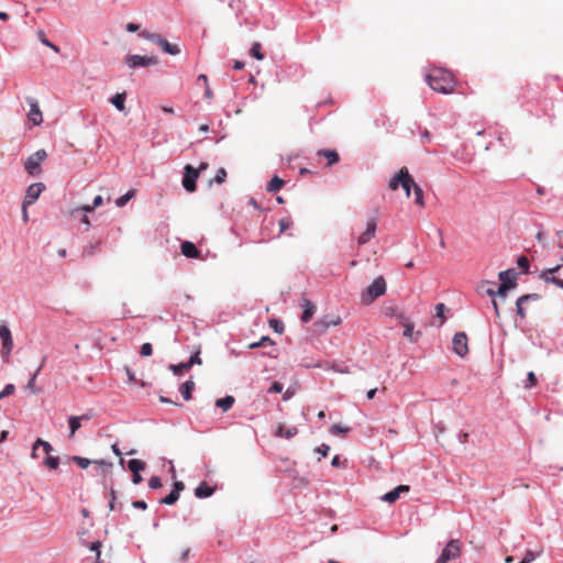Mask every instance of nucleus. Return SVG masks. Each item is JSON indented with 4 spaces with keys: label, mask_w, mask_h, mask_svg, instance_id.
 Here are the masks:
<instances>
[{
    "label": "nucleus",
    "mask_w": 563,
    "mask_h": 563,
    "mask_svg": "<svg viewBox=\"0 0 563 563\" xmlns=\"http://www.w3.org/2000/svg\"><path fill=\"white\" fill-rule=\"evenodd\" d=\"M426 80L430 88L437 92L446 95L454 90L455 81L448 70L435 69L426 76Z\"/></svg>",
    "instance_id": "f257e3e1"
},
{
    "label": "nucleus",
    "mask_w": 563,
    "mask_h": 563,
    "mask_svg": "<svg viewBox=\"0 0 563 563\" xmlns=\"http://www.w3.org/2000/svg\"><path fill=\"white\" fill-rule=\"evenodd\" d=\"M387 286L384 277L379 276L374 279V282L366 287L365 290L361 294V301L363 305H371L378 297L383 296L386 292Z\"/></svg>",
    "instance_id": "f03ea898"
},
{
    "label": "nucleus",
    "mask_w": 563,
    "mask_h": 563,
    "mask_svg": "<svg viewBox=\"0 0 563 563\" xmlns=\"http://www.w3.org/2000/svg\"><path fill=\"white\" fill-rule=\"evenodd\" d=\"M142 38L147 40L156 45H158L162 51L172 56L178 55L180 53V48L176 44H170L166 38L157 33H153L150 31H142L139 34Z\"/></svg>",
    "instance_id": "7ed1b4c3"
},
{
    "label": "nucleus",
    "mask_w": 563,
    "mask_h": 563,
    "mask_svg": "<svg viewBox=\"0 0 563 563\" xmlns=\"http://www.w3.org/2000/svg\"><path fill=\"white\" fill-rule=\"evenodd\" d=\"M563 256L561 257V263L541 271L539 274V278L543 280L545 284H554L556 287L563 289Z\"/></svg>",
    "instance_id": "20e7f679"
},
{
    "label": "nucleus",
    "mask_w": 563,
    "mask_h": 563,
    "mask_svg": "<svg viewBox=\"0 0 563 563\" xmlns=\"http://www.w3.org/2000/svg\"><path fill=\"white\" fill-rule=\"evenodd\" d=\"M201 349L198 346L196 351L191 354L187 362H183L179 364H169L168 369L173 372L174 375L179 376L185 371H189L195 365H201L202 360L200 357Z\"/></svg>",
    "instance_id": "39448f33"
},
{
    "label": "nucleus",
    "mask_w": 563,
    "mask_h": 563,
    "mask_svg": "<svg viewBox=\"0 0 563 563\" xmlns=\"http://www.w3.org/2000/svg\"><path fill=\"white\" fill-rule=\"evenodd\" d=\"M47 157V153L45 150H38L32 155L27 157V159L24 163L25 170L32 175L36 176L40 174V166Z\"/></svg>",
    "instance_id": "423d86ee"
},
{
    "label": "nucleus",
    "mask_w": 563,
    "mask_h": 563,
    "mask_svg": "<svg viewBox=\"0 0 563 563\" xmlns=\"http://www.w3.org/2000/svg\"><path fill=\"white\" fill-rule=\"evenodd\" d=\"M124 63L129 68L135 69L139 67L154 66L158 63L155 56H141L136 54H129L124 58Z\"/></svg>",
    "instance_id": "0eeeda50"
},
{
    "label": "nucleus",
    "mask_w": 563,
    "mask_h": 563,
    "mask_svg": "<svg viewBox=\"0 0 563 563\" xmlns=\"http://www.w3.org/2000/svg\"><path fill=\"white\" fill-rule=\"evenodd\" d=\"M0 339L2 342L1 357L7 362L13 349V339L10 329L5 323H0Z\"/></svg>",
    "instance_id": "6e6552de"
},
{
    "label": "nucleus",
    "mask_w": 563,
    "mask_h": 563,
    "mask_svg": "<svg viewBox=\"0 0 563 563\" xmlns=\"http://www.w3.org/2000/svg\"><path fill=\"white\" fill-rule=\"evenodd\" d=\"M461 553L459 540H451L442 550L441 554L434 563H448L450 560L456 559Z\"/></svg>",
    "instance_id": "1a4fd4ad"
},
{
    "label": "nucleus",
    "mask_w": 563,
    "mask_h": 563,
    "mask_svg": "<svg viewBox=\"0 0 563 563\" xmlns=\"http://www.w3.org/2000/svg\"><path fill=\"white\" fill-rule=\"evenodd\" d=\"M199 176V173L196 168H194L191 165H187L185 167L184 177H183V186L184 188L192 192L196 189V181Z\"/></svg>",
    "instance_id": "9d476101"
},
{
    "label": "nucleus",
    "mask_w": 563,
    "mask_h": 563,
    "mask_svg": "<svg viewBox=\"0 0 563 563\" xmlns=\"http://www.w3.org/2000/svg\"><path fill=\"white\" fill-rule=\"evenodd\" d=\"M26 102L30 106L27 118L33 122L34 125H41L43 123V114L40 109L38 102L32 97L26 98Z\"/></svg>",
    "instance_id": "9b49d317"
},
{
    "label": "nucleus",
    "mask_w": 563,
    "mask_h": 563,
    "mask_svg": "<svg viewBox=\"0 0 563 563\" xmlns=\"http://www.w3.org/2000/svg\"><path fill=\"white\" fill-rule=\"evenodd\" d=\"M453 351L461 357L465 356L468 352L467 346V335L464 332H457L454 334L453 340Z\"/></svg>",
    "instance_id": "f8f14e48"
},
{
    "label": "nucleus",
    "mask_w": 563,
    "mask_h": 563,
    "mask_svg": "<svg viewBox=\"0 0 563 563\" xmlns=\"http://www.w3.org/2000/svg\"><path fill=\"white\" fill-rule=\"evenodd\" d=\"M376 228L377 219L375 217L369 218L366 222V229L357 239V244L365 245L366 243H368L375 236Z\"/></svg>",
    "instance_id": "ddd939ff"
},
{
    "label": "nucleus",
    "mask_w": 563,
    "mask_h": 563,
    "mask_svg": "<svg viewBox=\"0 0 563 563\" xmlns=\"http://www.w3.org/2000/svg\"><path fill=\"white\" fill-rule=\"evenodd\" d=\"M69 460L75 462L80 468H84V470L87 468L90 464H95L96 467H104L107 470L112 467V463L107 462L104 460L91 461L87 457H82V456H78V455L70 456Z\"/></svg>",
    "instance_id": "4468645a"
},
{
    "label": "nucleus",
    "mask_w": 563,
    "mask_h": 563,
    "mask_svg": "<svg viewBox=\"0 0 563 563\" xmlns=\"http://www.w3.org/2000/svg\"><path fill=\"white\" fill-rule=\"evenodd\" d=\"M44 188H45V186L42 183H34V184L30 185L26 189V194L23 199V203L25 206L33 205L38 199V197L42 194V191L44 190Z\"/></svg>",
    "instance_id": "2eb2a0df"
},
{
    "label": "nucleus",
    "mask_w": 563,
    "mask_h": 563,
    "mask_svg": "<svg viewBox=\"0 0 563 563\" xmlns=\"http://www.w3.org/2000/svg\"><path fill=\"white\" fill-rule=\"evenodd\" d=\"M128 467L132 472V483L134 485L140 484L143 481L140 472L145 468V463L141 460L133 459L128 462Z\"/></svg>",
    "instance_id": "dca6fc26"
},
{
    "label": "nucleus",
    "mask_w": 563,
    "mask_h": 563,
    "mask_svg": "<svg viewBox=\"0 0 563 563\" xmlns=\"http://www.w3.org/2000/svg\"><path fill=\"white\" fill-rule=\"evenodd\" d=\"M517 276L518 273L514 268H509L506 271H501L498 274V279L500 280V285H506L507 287L515 288L517 286Z\"/></svg>",
    "instance_id": "f3484780"
},
{
    "label": "nucleus",
    "mask_w": 563,
    "mask_h": 563,
    "mask_svg": "<svg viewBox=\"0 0 563 563\" xmlns=\"http://www.w3.org/2000/svg\"><path fill=\"white\" fill-rule=\"evenodd\" d=\"M184 488L185 485L183 482H175L172 492L161 500V504L168 506L174 505L179 499L180 492Z\"/></svg>",
    "instance_id": "a211bd4d"
},
{
    "label": "nucleus",
    "mask_w": 563,
    "mask_h": 563,
    "mask_svg": "<svg viewBox=\"0 0 563 563\" xmlns=\"http://www.w3.org/2000/svg\"><path fill=\"white\" fill-rule=\"evenodd\" d=\"M410 490V487L408 485H399L391 489L390 492L386 493L382 500L386 501L388 504L395 503L399 497L401 493H408Z\"/></svg>",
    "instance_id": "6ab92c4d"
},
{
    "label": "nucleus",
    "mask_w": 563,
    "mask_h": 563,
    "mask_svg": "<svg viewBox=\"0 0 563 563\" xmlns=\"http://www.w3.org/2000/svg\"><path fill=\"white\" fill-rule=\"evenodd\" d=\"M300 307L302 308V316H301V321L307 323L310 321V319L312 318V316L316 312V306L313 302H311L310 300L303 298L301 300V303H300Z\"/></svg>",
    "instance_id": "aec40b11"
},
{
    "label": "nucleus",
    "mask_w": 563,
    "mask_h": 563,
    "mask_svg": "<svg viewBox=\"0 0 563 563\" xmlns=\"http://www.w3.org/2000/svg\"><path fill=\"white\" fill-rule=\"evenodd\" d=\"M180 251L181 254L187 258H197L200 254L197 246L190 241L183 242L180 245Z\"/></svg>",
    "instance_id": "412c9836"
},
{
    "label": "nucleus",
    "mask_w": 563,
    "mask_h": 563,
    "mask_svg": "<svg viewBox=\"0 0 563 563\" xmlns=\"http://www.w3.org/2000/svg\"><path fill=\"white\" fill-rule=\"evenodd\" d=\"M214 493V487L209 486L206 482H201L196 488H195V496L197 498H208Z\"/></svg>",
    "instance_id": "4be33fe9"
},
{
    "label": "nucleus",
    "mask_w": 563,
    "mask_h": 563,
    "mask_svg": "<svg viewBox=\"0 0 563 563\" xmlns=\"http://www.w3.org/2000/svg\"><path fill=\"white\" fill-rule=\"evenodd\" d=\"M317 156H323L328 158L327 166H331L338 163L340 159L338 152L334 150H319L317 152Z\"/></svg>",
    "instance_id": "5701e85b"
},
{
    "label": "nucleus",
    "mask_w": 563,
    "mask_h": 563,
    "mask_svg": "<svg viewBox=\"0 0 563 563\" xmlns=\"http://www.w3.org/2000/svg\"><path fill=\"white\" fill-rule=\"evenodd\" d=\"M408 169L406 167H402L399 173L394 176L389 181V188L393 190H396L398 186H400L405 179L406 176H408Z\"/></svg>",
    "instance_id": "b1692460"
},
{
    "label": "nucleus",
    "mask_w": 563,
    "mask_h": 563,
    "mask_svg": "<svg viewBox=\"0 0 563 563\" xmlns=\"http://www.w3.org/2000/svg\"><path fill=\"white\" fill-rule=\"evenodd\" d=\"M194 388H195V383L192 379H188L180 385L179 391L186 401L191 399V393H192Z\"/></svg>",
    "instance_id": "393cba45"
},
{
    "label": "nucleus",
    "mask_w": 563,
    "mask_h": 563,
    "mask_svg": "<svg viewBox=\"0 0 563 563\" xmlns=\"http://www.w3.org/2000/svg\"><path fill=\"white\" fill-rule=\"evenodd\" d=\"M46 360H47V357L43 356L41 364L38 365V367L34 372V374L30 377V379H29V382L26 384V388L30 389L33 394L37 393V390L35 389V382H36L38 373L41 372V369L45 365Z\"/></svg>",
    "instance_id": "a878e982"
},
{
    "label": "nucleus",
    "mask_w": 563,
    "mask_h": 563,
    "mask_svg": "<svg viewBox=\"0 0 563 563\" xmlns=\"http://www.w3.org/2000/svg\"><path fill=\"white\" fill-rule=\"evenodd\" d=\"M235 402V399L233 396L231 395H228L223 398H220V399H217L216 401V406L220 409H222L223 411H228L232 408V406L234 405Z\"/></svg>",
    "instance_id": "bb28decb"
},
{
    "label": "nucleus",
    "mask_w": 563,
    "mask_h": 563,
    "mask_svg": "<svg viewBox=\"0 0 563 563\" xmlns=\"http://www.w3.org/2000/svg\"><path fill=\"white\" fill-rule=\"evenodd\" d=\"M80 543L82 545L89 548L91 551L96 552V563H101V560H100V555H101L100 549L102 547L101 541L97 540V541L89 543L81 539Z\"/></svg>",
    "instance_id": "cd10ccee"
},
{
    "label": "nucleus",
    "mask_w": 563,
    "mask_h": 563,
    "mask_svg": "<svg viewBox=\"0 0 563 563\" xmlns=\"http://www.w3.org/2000/svg\"><path fill=\"white\" fill-rule=\"evenodd\" d=\"M489 285H490V282L482 280L476 287L477 294L481 296L488 295L489 297L494 298V289L492 287H489Z\"/></svg>",
    "instance_id": "c85d7f7f"
},
{
    "label": "nucleus",
    "mask_w": 563,
    "mask_h": 563,
    "mask_svg": "<svg viewBox=\"0 0 563 563\" xmlns=\"http://www.w3.org/2000/svg\"><path fill=\"white\" fill-rule=\"evenodd\" d=\"M297 433H298V429L296 427L288 428L287 430L284 431V427L283 426H278V428H277V430L275 432V435L276 437H280V438L291 439Z\"/></svg>",
    "instance_id": "c756f323"
},
{
    "label": "nucleus",
    "mask_w": 563,
    "mask_h": 563,
    "mask_svg": "<svg viewBox=\"0 0 563 563\" xmlns=\"http://www.w3.org/2000/svg\"><path fill=\"white\" fill-rule=\"evenodd\" d=\"M68 424H69V438L74 437V434L80 429L81 427V418L78 416H70L68 418Z\"/></svg>",
    "instance_id": "7c9ffc66"
},
{
    "label": "nucleus",
    "mask_w": 563,
    "mask_h": 563,
    "mask_svg": "<svg viewBox=\"0 0 563 563\" xmlns=\"http://www.w3.org/2000/svg\"><path fill=\"white\" fill-rule=\"evenodd\" d=\"M284 184L285 181L282 178H279L278 176H274L272 180L267 184L266 190L268 192H275L279 190Z\"/></svg>",
    "instance_id": "2f4dec72"
},
{
    "label": "nucleus",
    "mask_w": 563,
    "mask_h": 563,
    "mask_svg": "<svg viewBox=\"0 0 563 563\" xmlns=\"http://www.w3.org/2000/svg\"><path fill=\"white\" fill-rule=\"evenodd\" d=\"M415 185H417V184L415 183V180L411 177V175L408 173V176L405 177V179H404V181H402V184L400 186L405 190L406 196L410 197L411 189L415 190Z\"/></svg>",
    "instance_id": "473e14b6"
},
{
    "label": "nucleus",
    "mask_w": 563,
    "mask_h": 563,
    "mask_svg": "<svg viewBox=\"0 0 563 563\" xmlns=\"http://www.w3.org/2000/svg\"><path fill=\"white\" fill-rule=\"evenodd\" d=\"M110 102L119 110V111H123L124 110V102H125V93H115Z\"/></svg>",
    "instance_id": "72a5a7b5"
},
{
    "label": "nucleus",
    "mask_w": 563,
    "mask_h": 563,
    "mask_svg": "<svg viewBox=\"0 0 563 563\" xmlns=\"http://www.w3.org/2000/svg\"><path fill=\"white\" fill-rule=\"evenodd\" d=\"M266 344L274 345V341L268 335L262 336V339L257 342L250 343L247 347L254 350L265 346Z\"/></svg>",
    "instance_id": "f704fd0d"
},
{
    "label": "nucleus",
    "mask_w": 563,
    "mask_h": 563,
    "mask_svg": "<svg viewBox=\"0 0 563 563\" xmlns=\"http://www.w3.org/2000/svg\"><path fill=\"white\" fill-rule=\"evenodd\" d=\"M134 196H135V191L134 190L126 191L123 196L119 197L115 200L117 207H120V208L124 207L128 203V201L130 199H132Z\"/></svg>",
    "instance_id": "c9c22d12"
},
{
    "label": "nucleus",
    "mask_w": 563,
    "mask_h": 563,
    "mask_svg": "<svg viewBox=\"0 0 563 563\" xmlns=\"http://www.w3.org/2000/svg\"><path fill=\"white\" fill-rule=\"evenodd\" d=\"M350 430H351V428H350V427L343 426V424H341V423H335V424H333V426L330 428V432H331V434H333V435L345 434V433H347Z\"/></svg>",
    "instance_id": "e433bc0d"
},
{
    "label": "nucleus",
    "mask_w": 563,
    "mask_h": 563,
    "mask_svg": "<svg viewBox=\"0 0 563 563\" xmlns=\"http://www.w3.org/2000/svg\"><path fill=\"white\" fill-rule=\"evenodd\" d=\"M413 195H415V203L420 207H423L424 206L423 191L419 185H415Z\"/></svg>",
    "instance_id": "4c0bfd02"
},
{
    "label": "nucleus",
    "mask_w": 563,
    "mask_h": 563,
    "mask_svg": "<svg viewBox=\"0 0 563 563\" xmlns=\"http://www.w3.org/2000/svg\"><path fill=\"white\" fill-rule=\"evenodd\" d=\"M527 302V297H519L516 301V310L517 314L520 316L521 319L526 318V310L523 308V303Z\"/></svg>",
    "instance_id": "58836bf2"
},
{
    "label": "nucleus",
    "mask_w": 563,
    "mask_h": 563,
    "mask_svg": "<svg viewBox=\"0 0 563 563\" xmlns=\"http://www.w3.org/2000/svg\"><path fill=\"white\" fill-rule=\"evenodd\" d=\"M44 465L51 470H55L59 465V457L47 454L46 459L44 460Z\"/></svg>",
    "instance_id": "ea45409f"
},
{
    "label": "nucleus",
    "mask_w": 563,
    "mask_h": 563,
    "mask_svg": "<svg viewBox=\"0 0 563 563\" xmlns=\"http://www.w3.org/2000/svg\"><path fill=\"white\" fill-rule=\"evenodd\" d=\"M38 37H40V41L42 44H44L45 46L52 48L55 53H58L59 52V47L56 46L55 44H53L46 36H45V33L43 31H40L38 32Z\"/></svg>",
    "instance_id": "a19ab883"
},
{
    "label": "nucleus",
    "mask_w": 563,
    "mask_h": 563,
    "mask_svg": "<svg viewBox=\"0 0 563 563\" xmlns=\"http://www.w3.org/2000/svg\"><path fill=\"white\" fill-rule=\"evenodd\" d=\"M445 310H446V307L444 303L439 302L435 305V317L441 320L440 325H442L445 321V318H444Z\"/></svg>",
    "instance_id": "79ce46f5"
},
{
    "label": "nucleus",
    "mask_w": 563,
    "mask_h": 563,
    "mask_svg": "<svg viewBox=\"0 0 563 563\" xmlns=\"http://www.w3.org/2000/svg\"><path fill=\"white\" fill-rule=\"evenodd\" d=\"M250 52L251 55L258 60H262L264 58V55L261 52V44L257 42L253 43Z\"/></svg>",
    "instance_id": "37998d69"
},
{
    "label": "nucleus",
    "mask_w": 563,
    "mask_h": 563,
    "mask_svg": "<svg viewBox=\"0 0 563 563\" xmlns=\"http://www.w3.org/2000/svg\"><path fill=\"white\" fill-rule=\"evenodd\" d=\"M40 446H42L44 449V451L46 452V454H49L51 451H53V446L49 442L47 441H44L42 439H37L34 443V449H38Z\"/></svg>",
    "instance_id": "c03bdc74"
},
{
    "label": "nucleus",
    "mask_w": 563,
    "mask_h": 563,
    "mask_svg": "<svg viewBox=\"0 0 563 563\" xmlns=\"http://www.w3.org/2000/svg\"><path fill=\"white\" fill-rule=\"evenodd\" d=\"M517 265L525 273H528L530 268L529 260L523 255L518 257Z\"/></svg>",
    "instance_id": "a18cd8bd"
},
{
    "label": "nucleus",
    "mask_w": 563,
    "mask_h": 563,
    "mask_svg": "<svg viewBox=\"0 0 563 563\" xmlns=\"http://www.w3.org/2000/svg\"><path fill=\"white\" fill-rule=\"evenodd\" d=\"M102 197L101 196H96L93 201H92V205L91 206H85L82 207V210L86 211V212H91L95 208L99 207L102 205Z\"/></svg>",
    "instance_id": "49530a36"
},
{
    "label": "nucleus",
    "mask_w": 563,
    "mask_h": 563,
    "mask_svg": "<svg viewBox=\"0 0 563 563\" xmlns=\"http://www.w3.org/2000/svg\"><path fill=\"white\" fill-rule=\"evenodd\" d=\"M510 287H507L506 285H499L498 289H494V298L497 296L499 298H506L508 291L510 290Z\"/></svg>",
    "instance_id": "de8ad7c7"
},
{
    "label": "nucleus",
    "mask_w": 563,
    "mask_h": 563,
    "mask_svg": "<svg viewBox=\"0 0 563 563\" xmlns=\"http://www.w3.org/2000/svg\"><path fill=\"white\" fill-rule=\"evenodd\" d=\"M225 177L227 170L223 167H221L217 170L213 181L217 184H222L225 180Z\"/></svg>",
    "instance_id": "09e8293b"
},
{
    "label": "nucleus",
    "mask_w": 563,
    "mask_h": 563,
    "mask_svg": "<svg viewBox=\"0 0 563 563\" xmlns=\"http://www.w3.org/2000/svg\"><path fill=\"white\" fill-rule=\"evenodd\" d=\"M15 386L13 384H7L4 388L0 391V400L7 396H10L14 393Z\"/></svg>",
    "instance_id": "8fccbe9b"
},
{
    "label": "nucleus",
    "mask_w": 563,
    "mask_h": 563,
    "mask_svg": "<svg viewBox=\"0 0 563 563\" xmlns=\"http://www.w3.org/2000/svg\"><path fill=\"white\" fill-rule=\"evenodd\" d=\"M148 487L151 489H158L162 487V479L158 476H152L148 481Z\"/></svg>",
    "instance_id": "3c124183"
},
{
    "label": "nucleus",
    "mask_w": 563,
    "mask_h": 563,
    "mask_svg": "<svg viewBox=\"0 0 563 563\" xmlns=\"http://www.w3.org/2000/svg\"><path fill=\"white\" fill-rule=\"evenodd\" d=\"M142 356H151L153 353V347L151 343H143L140 351Z\"/></svg>",
    "instance_id": "603ef678"
},
{
    "label": "nucleus",
    "mask_w": 563,
    "mask_h": 563,
    "mask_svg": "<svg viewBox=\"0 0 563 563\" xmlns=\"http://www.w3.org/2000/svg\"><path fill=\"white\" fill-rule=\"evenodd\" d=\"M280 232H285L287 229L290 228L292 224L291 220L289 218H283L278 222Z\"/></svg>",
    "instance_id": "864d4df0"
},
{
    "label": "nucleus",
    "mask_w": 563,
    "mask_h": 563,
    "mask_svg": "<svg viewBox=\"0 0 563 563\" xmlns=\"http://www.w3.org/2000/svg\"><path fill=\"white\" fill-rule=\"evenodd\" d=\"M284 389V386L282 383L279 382H274L272 384V386L269 387L268 389V393H273V394H280Z\"/></svg>",
    "instance_id": "5fc2aeb1"
},
{
    "label": "nucleus",
    "mask_w": 563,
    "mask_h": 563,
    "mask_svg": "<svg viewBox=\"0 0 563 563\" xmlns=\"http://www.w3.org/2000/svg\"><path fill=\"white\" fill-rule=\"evenodd\" d=\"M537 383V378L533 372H529L527 375V383L525 385L526 388H530L534 386Z\"/></svg>",
    "instance_id": "6e6d98bb"
},
{
    "label": "nucleus",
    "mask_w": 563,
    "mask_h": 563,
    "mask_svg": "<svg viewBox=\"0 0 563 563\" xmlns=\"http://www.w3.org/2000/svg\"><path fill=\"white\" fill-rule=\"evenodd\" d=\"M316 453L320 454L321 456H327L329 451H330V446L325 443H322L320 446L316 448Z\"/></svg>",
    "instance_id": "4d7b16f0"
},
{
    "label": "nucleus",
    "mask_w": 563,
    "mask_h": 563,
    "mask_svg": "<svg viewBox=\"0 0 563 563\" xmlns=\"http://www.w3.org/2000/svg\"><path fill=\"white\" fill-rule=\"evenodd\" d=\"M537 559V554L532 551H527L520 562L531 563Z\"/></svg>",
    "instance_id": "13d9d810"
},
{
    "label": "nucleus",
    "mask_w": 563,
    "mask_h": 563,
    "mask_svg": "<svg viewBox=\"0 0 563 563\" xmlns=\"http://www.w3.org/2000/svg\"><path fill=\"white\" fill-rule=\"evenodd\" d=\"M412 331H413V324H412V323H407V324L405 325L404 336H406V338H410V339H411V341H415V340L412 339Z\"/></svg>",
    "instance_id": "bf43d9fd"
},
{
    "label": "nucleus",
    "mask_w": 563,
    "mask_h": 563,
    "mask_svg": "<svg viewBox=\"0 0 563 563\" xmlns=\"http://www.w3.org/2000/svg\"><path fill=\"white\" fill-rule=\"evenodd\" d=\"M271 324L273 325L275 332L282 333L284 331V323L282 321L273 320Z\"/></svg>",
    "instance_id": "052dcab7"
},
{
    "label": "nucleus",
    "mask_w": 563,
    "mask_h": 563,
    "mask_svg": "<svg viewBox=\"0 0 563 563\" xmlns=\"http://www.w3.org/2000/svg\"><path fill=\"white\" fill-rule=\"evenodd\" d=\"M132 507L141 510H145L147 508V504L144 500H134L132 503Z\"/></svg>",
    "instance_id": "680f3d73"
},
{
    "label": "nucleus",
    "mask_w": 563,
    "mask_h": 563,
    "mask_svg": "<svg viewBox=\"0 0 563 563\" xmlns=\"http://www.w3.org/2000/svg\"><path fill=\"white\" fill-rule=\"evenodd\" d=\"M125 30H126L128 32H130V33H133V32H136V31H139V30H140V25H139V24H135V23L130 22V23H128V24L125 25Z\"/></svg>",
    "instance_id": "e2e57ef3"
},
{
    "label": "nucleus",
    "mask_w": 563,
    "mask_h": 563,
    "mask_svg": "<svg viewBox=\"0 0 563 563\" xmlns=\"http://www.w3.org/2000/svg\"><path fill=\"white\" fill-rule=\"evenodd\" d=\"M457 439H459L460 443L464 444L467 441V439H468V433L467 432H460L457 434Z\"/></svg>",
    "instance_id": "0e129e2a"
},
{
    "label": "nucleus",
    "mask_w": 563,
    "mask_h": 563,
    "mask_svg": "<svg viewBox=\"0 0 563 563\" xmlns=\"http://www.w3.org/2000/svg\"><path fill=\"white\" fill-rule=\"evenodd\" d=\"M27 207L24 203H22V219L24 222L29 221V214H27Z\"/></svg>",
    "instance_id": "69168bd1"
},
{
    "label": "nucleus",
    "mask_w": 563,
    "mask_h": 563,
    "mask_svg": "<svg viewBox=\"0 0 563 563\" xmlns=\"http://www.w3.org/2000/svg\"><path fill=\"white\" fill-rule=\"evenodd\" d=\"M205 97H206V99H212V97H213V92L210 89L209 85H206Z\"/></svg>",
    "instance_id": "338daca9"
},
{
    "label": "nucleus",
    "mask_w": 563,
    "mask_h": 563,
    "mask_svg": "<svg viewBox=\"0 0 563 563\" xmlns=\"http://www.w3.org/2000/svg\"><path fill=\"white\" fill-rule=\"evenodd\" d=\"M244 66H245V63L242 60H235L233 64V68L236 70L244 68Z\"/></svg>",
    "instance_id": "774afa93"
}]
</instances>
